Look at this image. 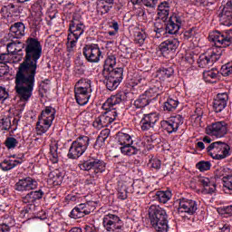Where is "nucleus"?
Returning a JSON list of instances; mask_svg holds the SVG:
<instances>
[{
    "label": "nucleus",
    "mask_w": 232,
    "mask_h": 232,
    "mask_svg": "<svg viewBox=\"0 0 232 232\" xmlns=\"http://www.w3.org/2000/svg\"><path fill=\"white\" fill-rule=\"evenodd\" d=\"M23 48L25 55L14 75V92L22 102H28L34 95L37 63L43 55V44L33 33L26 38Z\"/></svg>",
    "instance_id": "f257e3e1"
},
{
    "label": "nucleus",
    "mask_w": 232,
    "mask_h": 232,
    "mask_svg": "<svg viewBox=\"0 0 232 232\" xmlns=\"http://www.w3.org/2000/svg\"><path fill=\"white\" fill-rule=\"evenodd\" d=\"M208 41L214 43L215 48L209 53H202L198 56V68H209L224 54V48L232 44V31H212L208 34Z\"/></svg>",
    "instance_id": "f03ea898"
},
{
    "label": "nucleus",
    "mask_w": 232,
    "mask_h": 232,
    "mask_svg": "<svg viewBox=\"0 0 232 232\" xmlns=\"http://www.w3.org/2000/svg\"><path fill=\"white\" fill-rule=\"evenodd\" d=\"M37 179L28 176L18 179L14 184V190L24 193V191H29L26 195L22 197V202L28 204L24 208L25 213H30L32 209H35V205L39 200L44 197V187H40Z\"/></svg>",
    "instance_id": "7ed1b4c3"
},
{
    "label": "nucleus",
    "mask_w": 232,
    "mask_h": 232,
    "mask_svg": "<svg viewBox=\"0 0 232 232\" xmlns=\"http://www.w3.org/2000/svg\"><path fill=\"white\" fill-rule=\"evenodd\" d=\"M124 99H126V95L124 94V92H120L108 98L106 102L102 104V108L106 111L94 120V121L92 122L93 128H95L96 130H102V128H108V126H110V124H111L117 119L118 115L117 111H115V108H113V106L121 104V102H122Z\"/></svg>",
    "instance_id": "20e7f679"
},
{
    "label": "nucleus",
    "mask_w": 232,
    "mask_h": 232,
    "mask_svg": "<svg viewBox=\"0 0 232 232\" xmlns=\"http://www.w3.org/2000/svg\"><path fill=\"white\" fill-rule=\"evenodd\" d=\"M164 24H155L154 32L156 38L169 37V35H177L180 28L186 24V16L182 13H172L167 21H163Z\"/></svg>",
    "instance_id": "39448f33"
},
{
    "label": "nucleus",
    "mask_w": 232,
    "mask_h": 232,
    "mask_svg": "<svg viewBox=\"0 0 232 232\" xmlns=\"http://www.w3.org/2000/svg\"><path fill=\"white\" fill-rule=\"evenodd\" d=\"M149 220L150 226L157 232H168V213L160 206L151 205L149 208Z\"/></svg>",
    "instance_id": "423d86ee"
},
{
    "label": "nucleus",
    "mask_w": 232,
    "mask_h": 232,
    "mask_svg": "<svg viewBox=\"0 0 232 232\" xmlns=\"http://www.w3.org/2000/svg\"><path fill=\"white\" fill-rule=\"evenodd\" d=\"M56 113L57 110L53 106H45L44 108L38 115V121L36 122L37 135H44V133L52 128V124H53V121H55Z\"/></svg>",
    "instance_id": "0eeeda50"
},
{
    "label": "nucleus",
    "mask_w": 232,
    "mask_h": 232,
    "mask_svg": "<svg viewBox=\"0 0 232 232\" xmlns=\"http://www.w3.org/2000/svg\"><path fill=\"white\" fill-rule=\"evenodd\" d=\"M90 146V137L80 136L73 140L69 148L67 154L68 159L71 160H77L80 157H82L86 153V150Z\"/></svg>",
    "instance_id": "6e6552de"
},
{
    "label": "nucleus",
    "mask_w": 232,
    "mask_h": 232,
    "mask_svg": "<svg viewBox=\"0 0 232 232\" xmlns=\"http://www.w3.org/2000/svg\"><path fill=\"white\" fill-rule=\"evenodd\" d=\"M231 147H229L227 143L215 141L207 147V153L215 160H223V159H227V157L231 155V153H229Z\"/></svg>",
    "instance_id": "1a4fd4ad"
},
{
    "label": "nucleus",
    "mask_w": 232,
    "mask_h": 232,
    "mask_svg": "<svg viewBox=\"0 0 232 232\" xmlns=\"http://www.w3.org/2000/svg\"><path fill=\"white\" fill-rule=\"evenodd\" d=\"M84 30H86V25H84L82 16L79 14H73L72 21L69 23V34L67 37L79 41L81 35L84 34Z\"/></svg>",
    "instance_id": "9d476101"
},
{
    "label": "nucleus",
    "mask_w": 232,
    "mask_h": 232,
    "mask_svg": "<svg viewBox=\"0 0 232 232\" xmlns=\"http://www.w3.org/2000/svg\"><path fill=\"white\" fill-rule=\"evenodd\" d=\"M79 168L82 171H93L95 175L104 173L106 171V162L102 160L91 157L79 163Z\"/></svg>",
    "instance_id": "9b49d317"
},
{
    "label": "nucleus",
    "mask_w": 232,
    "mask_h": 232,
    "mask_svg": "<svg viewBox=\"0 0 232 232\" xmlns=\"http://www.w3.org/2000/svg\"><path fill=\"white\" fill-rule=\"evenodd\" d=\"M178 213L179 215H180V217H183V218H188V220H189L188 215L191 217L197 214V211H198V202L193 199L180 198L179 199H178Z\"/></svg>",
    "instance_id": "f8f14e48"
},
{
    "label": "nucleus",
    "mask_w": 232,
    "mask_h": 232,
    "mask_svg": "<svg viewBox=\"0 0 232 232\" xmlns=\"http://www.w3.org/2000/svg\"><path fill=\"white\" fill-rule=\"evenodd\" d=\"M118 144H120V150L122 155H127V157H131V155H137L139 153V149L133 146V140L131 136L128 133L119 132L117 135Z\"/></svg>",
    "instance_id": "ddd939ff"
},
{
    "label": "nucleus",
    "mask_w": 232,
    "mask_h": 232,
    "mask_svg": "<svg viewBox=\"0 0 232 232\" xmlns=\"http://www.w3.org/2000/svg\"><path fill=\"white\" fill-rule=\"evenodd\" d=\"M232 75V62H229L221 66L220 72L218 69L212 68L208 71L203 72V79L207 82H211V79L215 81L220 80L223 77H229Z\"/></svg>",
    "instance_id": "4468645a"
},
{
    "label": "nucleus",
    "mask_w": 232,
    "mask_h": 232,
    "mask_svg": "<svg viewBox=\"0 0 232 232\" xmlns=\"http://www.w3.org/2000/svg\"><path fill=\"white\" fill-rule=\"evenodd\" d=\"M82 55L87 63L97 64L102 59V51L97 44H87L82 48Z\"/></svg>",
    "instance_id": "2eb2a0df"
},
{
    "label": "nucleus",
    "mask_w": 232,
    "mask_h": 232,
    "mask_svg": "<svg viewBox=\"0 0 232 232\" xmlns=\"http://www.w3.org/2000/svg\"><path fill=\"white\" fill-rule=\"evenodd\" d=\"M160 128L163 131L171 135L179 131V128L184 124V117L180 114L170 116L160 121Z\"/></svg>",
    "instance_id": "dca6fc26"
},
{
    "label": "nucleus",
    "mask_w": 232,
    "mask_h": 232,
    "mask_svg": "<svg viewBox=\"0 0 232 232\" xmlns=\"http://www.w3.org/2000/svg\"><path fill=\"white\" fill-rule=\"evenodd\" d=\"M103 229L106 232H121L124 224L122 219L115 214H106L102 218Z\"/></svg>",
    "instance_id": "f3484780"
},
{
    "label": "nucleus",
    "mask_w": 232,
    "mask_h": 232,
    "mask_svg": "<svg viewBox=\"0 0 232 232\" xmlns=\"http://www.w3.org/2000/svg\"><path fill=\"white\" fill-rule=\"evenodd\" d=\"M92 211H95V202L88 201L74 207L70 212L69 217L77 220V218H82L86 217V215H90Z\"/></svg>",
    "instance_id": "a211bd4d"
},
{
    "label": "nucleus",
    "mask_w": 232,
    "mask_h": 232,
    "mask_svg": "<svg viewBox=\"0 0 232 232\" xmlns=\"http://www.w3.org/2000/svg\"><path fill=\"white\" fill-rule=\"evenodd\" d=\"M229 125L227 122L221 121H216L206 128L207 135H210L211 137H217L218 139H222V137H226L227 135V130Z\"/></svg>",
    "instance_id": "6ab92c4d"
},
{
    "label": "nucleus",
    "mask_w": 232,
    "mask_h": 232,
    "mask_svg": "<svg viewBox=\"0 0 232 232\" xmlns=\"http://www.w3.org/2000/svg\"><path fill=\"white\" fill-rule=\"evenodd\" d=\"M218 16L223 26H232V0L223 1Z\"/></svg>",
    "instance_id": "aec40b11"
},
{
    "label": "nucleus",
    "mask_w": 232,
    "mask_h": 232,
    "mask_svg": "<svg viewBox=\"0 0 232 232\" xmlns=\"http://www.w3.org/2000/svg\"><path fill=\"white\" fill-rule=\"evenodd\" d=\"M155 77L159 79L160 82H158L161 84L162 82H169L175 77V67L173 65L161 66L156 71Z\"/></svg>",
    "instance_id": "412c9836"
},
{
    "label": "nucleus",
    "mask_w": 232,
    "mask_h": 232,
    "mask_svg": "<svg viewBox=\"0 0 232 232\" xmlns=\"http://www.w3.org/2000/svg\"><path fill=\"white\" fill-rule=\"evenodd\" d=\"M180 44L179 38H169L168 40L162 42L160 46V52L163 57L169 55V53H175Z\"/></svg>",
    "instance_id": "4be33fe9"
},
{
    "label": "nucleus",
    "mask_w": 232,
    "mask_h": 232,
    "mask_svg": "<svg viewBox=\"0 0 232 232\" xmlns=\"http://www.w3.org/2000/svg\"><path fill=\"white\" fill-rule=\"evenodd\" d=\"M159 119H160V116L157 112L143 114L140 121L141 131H150L151 128H155V125L159 122Z\"/></svg>",
    "instance_id": "5701e85b"
},
{
    "label": "nucleus",
    "mask_w": 232,
    "mask_h": 232,
    "mask_svg": "<svg viewBox=\"0 0 232 232\" xmlns=\"http://www.w3.org/2000/svg\"><path fill=\"white\" fill-rule=\"evenodd\" d=\"M227 101H229V95L227 92L218 93L212 102V109L215 113H222L227 106Z\"/></svg>",
    "instance_id": "b1692460"
},
{
    "label": "nucleus",
    "mask_w": 232,
    "mask_h": 232,
    "mask_svg": "<svg viewBox=\"0 0 232 232\" xmlns=\"http://www.w3.org/2000/svg\"><path fill=\"white\" fill-rule=\"evenodd\" d=\"M162 92H164V85L157 82L155 85L150 86L143 94L150 100V102H153V101H157L160 97Z\"/></svg>",
    "instance_id": "393cba45"
},
{
    "label": "nucleus",
    "mask_w": 232,
    "mask_h": 232,
    "mask_svg": "<svg viewBox=\"0 0 232 232\" xmlns=\"http://www.w3.org/2000/svg\"><path fill=\"white\" fill-rule=\"evenodd\" d=\"M74 97L79 106H86L90 102V97H92V92L74 87Z\"/></svg>",
    "instance_id": "a878e982"
},
{
    "label": "nucleus",
    "mask_w": 232,
    "mask_h": 232,
    "mask_svg": "<svg viewBox=\"0 0 232 232\" xmlns=\"http://www.w3.org/2000/svg\"><path fill=\"white\" fill-rule=\"evenodd\" d=\"M198 183L203 187V193L205 195H213L217 191V183L209 179V178H200Z\"/></svg>",
    "instance_id": "bb28decb"
},
{
    "label": "nucleus",
    "mask_w": 232,
    "mask_h": 232,
    "mask_svg": "<svg viewBox=\"0 0 232 232\" xmlns=\"http://www.w3.org/2000/svg\"><path fill=\"white\" fill-rule=\"evenodd\" d=\"M171 9V4L168 1H163L158 5V19L160 21H168L169 19V10Z\"/></svg>",
    "instance_id": "cd10ccee"
},
{
    "label": "nucleus",
    "mask_w": 232,
    "mask_h": 232,
    "mask_svg": "<svg viewBox=\"0 0 232 232\" xmlns=\"http://www.w3.org/2000/svg\"><path fill=\"white\" fill-rule=\"evenodd\" d=\"M171 197H173V193H171L169 188H167L166 190H158L152 193V198L160 204L169 202V200H171Z\"/></svg>",
    "instance_id": "c85d7f7f"
},
{
    "label": "nucleus",
    "mask_w": 232,
    "mask_h": 232,
    "mask_svg": "<svg viewBox=\"0 0 232 232\" xmlns=\"http://www.w3.org/2000/svg\"><path fill=\"white\" fill-rule=\"evenodd\" d=\"M23 164V160H13L9 157L8 160H4L2 163H0V168L3 171H10V169H14V168H17V166H21Z\"/></svg>",
    "instance_id": "c756f323"
},
{
    "label": "nucleus",
    "mask_w": 232,
    "mask_h": 232,
    "mask_svg": "<svg viewBox=\"0 0 232 232\" xmlns=\"http://www.w3.org/2000/svg\"><path fill=\"white\" fill-rule=\"evenodd\" d=\"M10 47V44H7L5 52L3 53L0 51V64H2V68H5V70H9L10 63H12V55L13 53H10V50L8 49Z\"/></svg>",
    "instance_id": "7c9ffc66"
},
{
    "label": "nucleus",
    "mask_w": 232,
    "mask_h": 232,
    "mask_svg": "<svg viewBox=\"0 0 232 232\" xmlns=\"http://www.w3.org/2000/svg\"><path fill=\"white\" fill-rule=\"evenodd\" d=\"M179 104V98L169 97L163 103V111H175Z\"/></svg>",
    "instance_id": "2f4dec72"
},
{
    "label": "nucleus",
    "mask_w": 232,
    "mask_h": 232,
    "mask_svg": "<svg viewBox=\"0 0 232 232\" xmlns=\"http://www.w3.org/2000/svg\"><path fill=\"white\" fill-rule=\"evenodd\" d=\"M107 76L114 79V81H118L120 83L122 82L124 79V69L122 67H117L114 69H111V71H107Z\"/></svg>",
    "instance_id": "473e14b6"
},
{
    "label": "nucleus",
    "mask_w": 232,
    "mask_h": 232,
    "mask_svg": "<svg viewBox=\"0 0 232 232\" xmlns=\"http://www.w3.org/2000/svg\"><path fill=\"white\" fill-rule=\"evenodd\" d=\"M24 24H23L22 22H16L10 26V32L11 34H14L16 39H19L20 37H23V35H24Z\"/></svg>",
    "instance_id": "72a5a7b5"
},
{
    "label": "nucleus",
    "mask_w": 232,
    "mask_h": 232,
    "mask_svg": "<svg viewBox=\"0 0 232 232\" xmlns=\"http://www.w3.org/2000/svg\"><path fill=\"white\" fill-rule=\"evenodd\" d=\"M115 5V0H100L98 4V8L101 11V14L104 15V14H108L113 5Z\"/></svg>",
    "instance_id": "f704fd0d"
},
{
    "label": "nucleus",
    "mask_w": 232,
    "mask_h": 232,
    "mask_svg": "<svg viewBox=\"0 0 232 232\" xmlns=\"http://www.w3.org/2000/svg\"><path fill=\"white\" fill-rule=\"evenodd\" d=\"M116 64H117V57L115 56V54L108 55L104 61L103 73H106V72H110L111 70H113Z\"/></svg>",
    "instance_id": "c9c22d12"
},
{
    "label": "nucleus",
    "mask_w": 232,
    "mask_h": 232,
    "mask_svg": "<svg viewBox=\"0 0 232 232\" xmlns=\"http://www.w3.org/2000/svg\"><path fill=\"white\" fill-rule=\"evenodd\" d=\"M50 179H52L54 186H61L64 179V173L60 169H55L49 174Z\"/></svg>",
    "instance_id": "e433bc0d"
},
{
    "label": "nucleus",
    "mask_w": 232,
    "mask_h": 232,
    "mask_svg": "<svg viewBox=\"0 0 232 232\" xmlns=\"http://www.w3.org/2000/svg\"><path fill=\"white\" fill-rule=\"evenodd\" d=\"M151 100L149 99L144 93L140 94L137 100L134 101V106L137 109L146 108V106H150Z\"/></svg>",
    "instance_id": "4c0bfd02"
},
{
    "label": "nucleus",
    "mask_w": 232,
    "mask_h": 232,
    "mask_svg": "<svg viewBox=\"0 0 232 232\" xmlns=\"http://www.w3.org/2000/svg\"><path fill=\"white\" fill-rule=\"evenodd\" d=\"M74 88H78L80 90H83L85 92H93V90H92V80L90 79H81L79 80Z\"/></svg>",
    "instance_id": "58836bf2"
},
{
    "label": "nucleus",
    "mask_w": 232,
    "mask_h": 232,
    "mask_svg": "<svg viewBox=\"0 0 232 232\" xmlns=\"http://www.w3.org/2000/svg\"><path fill=\"white\" fill-rule=\"evenodd\" d=\"M17 13V5L14 4H8L6 5L2 6L0 9L1 15L8 16L10 14H16Z\"/></svg>",
    "instance_id": "ea45409f"
},
{
    "label": "nucleus",
    "mask_w": 232,
    "mask_h": 232,
    "mask_svg": "<svg viewBox=\"0 0 232 232\" xmlns=\"http://www.w3.org/2000/svg\"><path fill=\"white\" fill-rule=\"evenodd\" d=\"M104 83H105L107 90H109L110 92H114V90H117V88H119L121 82H118L117 80H115L110 76H107L105 78Z\"/></svg>",
    "instance_id": "a19ab883"
},
{
    "label": "nucleus",
    "mask_w": 232,
    "mask_h": 232,
    "mask_svg": "<svg viewBox=\"0 0 232 232\" xmlns=\"http://www.w3.org/2000/svg\"><path fill=\"white\" fill-rule=\"evenodd\" d=\"M57 150H59L57 145L50 146L49 159L53 164H57V162H59V153L57 152Z\"/></svg>",
    "instance_id": "79ce46f5"
},
{
    "label": "nucleus",
    "mask_w": 232,
    "mask_h": 232,
    "mask_svg": "<svg viewBox=\"0 0 232 232\" xmlns=\"http://www.w3.org/2000/svg\"><path fill=\"white\" fill-rule=\"evenodd\" d=\"M132 5H144L147 8H155L159 3V0H130Z\"/></svg>",
    "instance_id": "37998d69"
},
{
    "label": "nucleus",
    "mask_w": 232,
    "mask_h": 232,
    "mask_svg": "<svg viewBox=\"0 0 232 232\" xmlns=\"http://www.w3.org/2000/svg\"><path fill=\"white\" fill-rule=\"evenodd\" d=\"M4 144L7 150H15L17 144H19V140L14 137H7Z\"/></svg>",
    "instance_id": "c03bdc74"
},
{
    "label": "nucleus",
    "mask_w": 232,
    "mask_h": 232,
    "mask_svg": "<svg viewBox=\"0 0 232 232\" xmlns=\"http://www.w3.org/2000/svg\"><path fill=\"white\" fill-rule=\"evenodd\" d=\"M228 171V168L221 167L215 171V177L216 179H222L223 177V182H225L226 177H231V175L227 174Z\"/></svg>",
    "instance_id": "a18cd8bd"
},
{
    "label": "nucleus",
    "mask_w": 232,
    "mask_h": 232,
    "mask_svg": "<svg viewBox=\"0 0 232 232\" xmlns=\"http://www.w3.org/2000/svg\"><path fill=\"white\" fill-rule=\"evenodd\" d=\"M150 160H149V166L150 168H152V169H156L159 171L160 169V167L162 166V161L160 160L155 158L154 156H149Z\"/></svg>",
    "instance_id": "49530a36"
},
{
    "label": "nucleus",
    "mask_w": 232,
    "mask_h": 232,
    "mask_svg": "<svg viewBox=\"0 0 232 232\" xmlns=\"http://www.w3.org/2000/svg\"><path fill=\"white\" fill-rule=\"evenodd\" d=\"M196 168L201 172L209 171L211 169V162L201 160L196 164Z\"/></svg>",
    "instance_id": "de8ad7c7"
},
{
    "label": "nucleus",
    "mask_w": 232,
    "mask_h": 232,
    "mask_svg": "<svg viewBox=\"0 0 232 232\" xmlns=\"http://www.w3.org/2000/svg\"><path fill=\"white\" fill-rule=\"evenodd\" d=\"M67 52H68V55H73V48H75L76 44H77V41L73 38H69L67 37Z\"/></svg>",
    "instance_id": "09e8293b"
},
{
    "label": "nucleus",
    "mask_w": 232,
    "mask_h": 232,
    "mask_svg": "<svg viewBox=\"0 0 232 232\" xmlns=\"http://www.w3.org/2000/svg\"><path fill=\"white\" fill-rule=\"evenodd\" d=\"M10 128H12V121L10 118L2 119L0 121V129L4 130L5 131H8Z\"/></svg>",
    "instance_id": "8fccbe9b"
},
{
    "label": "nucleus",
    "mask_w": 232,
    "mask_h": 232,
    "mask_svg": "<svg viewBox=\"0 0 232 232\" xmlns=\"http://www.w3.org/2000/svg\"><path fill=\"white\" fill-rule=\"evenodd\" d=\"M203 115L204 110H202L200 107H197L192 117H195L196 122H200V121H202Z\"/></svg>",
    "instance_id": "3c124183"
},
{
    "label": "nucleus",
    "mask_w": 232,
    "mask_h": 232,
    "mask_svg": "<svg viewBox=\"0 0 232 232\" xmlns=\"http://www.w3.org/2000/svg\"><path fill=\"white\" fill-rule=\"evenodd\" d=\"M9 96L10 94L6 91V88L0 86V102H5Z\"/></svg>",
    "instance_id": "603ef678"
},
{
    "label": "nucleus",
    "mask_w": 232,
    "mask_h": 232,
    "mask_svg": "<svg viewBox=\"0 0 232 232\" xmlns=\"http://www.w3.org/2000/svg\"><path fill=\"white\" fill-rule=\"evenodd\" d=\"M195 35V28H190L183 33L184 41H189Z\"/></svg>",
    "instance_id": "864d4df0"
},
{
    "label": "nucleus",
    "mask_w": 232,
    "mask_h": 232,
    "mask_svg": "<svg viewBox=\"0 0 232 232\" xmlns=\"http://www.w3.org/2000/svg\"><path fill=\"white\" fill-rule=\"evenodd\" d=\"M135 41L139 44H144V41H146V34L139 32L136 35Z\"/></svg>",
    "instance_id": "5fc2aeb1"
},
{
    "label": "nucleus",
    "mask_w": 232,
    "mask_h": 232,
    "mask_svg": "<svg viewBox=\"0 0 232 232\" xmlns=\"http://www.w3.org/2000/svg\"><path fill=\"white\" fill-rule=\"evenodd\" d=\"M65 200L68 204H74V202L79 200V197L76 195L69 194L65 197Z\"/></svg>",
    "instance_id": "6e6d98bb"
},
{
    "label": "nucleus",
    "mask_w": 232,
    "mask_h": 232,
    "mask_svg": "<svg viewBox=\"0 0 232 232\" xmlns=\"http://www.w3.org/2000/svg\"><path fill=\"white\" fill-rule=\"evenodd\" d=\"M118 198L120 200H126L128 198V190L127 189H120L118 191Z\"/></svg>",
    "instance_id": "4d7b16f0"
},
{
    "label": "nucleus",
    "mask_w": 232,
    "mask_h": 232,
    "mask_svg": "<svg viewBox=\"0 0 232 232\" xmlns=\"http://www.w3.org/2000/svg\"><path fill=\"white\" fill-rule=\"evenodd\" d=\"M95 146L97 148H103V146H106V140L101 138V136H98L96 139Z\"/></svg>",
    "instance_id": "13d9d810"
},
{
    "label": "nucleus",
    "mask_w": 232,
    "mask_h": 232,
    "mask_svg": "<svg viewBox=\"0 0 232 232\" xmlns=\"http://www.w3.org/2000/svg\"><path fill=\"white\" fill-rule=\"evenodd\" d=\"M110 133H111L110 129H104L100 132L98 137L106 140L108 139V137H110Z\"/></svg>",
    "instance_id": "bf43d9fd"
},
{
    "label": "nucleus",
    "mask_w": 232,
    "mask_h": 232,
    "mask_svg": "<svg viewBox=\"0 0 232 232\" xmlns=\"http://www.w3.org/2000/svg\"><path fill=\"white\" fill-rule=\"evenodd\" d=\"M83 229L85 232H97V227L93 224L85 225Z\"/></svg>",
    "instance_id": "052dcab7"
},
{
    "label": "nucleus",
    "mask_w": 232,
    "mask_h": 232,
    "mask_svg": "<svg viewBox=\"0 0 232 232\" xmlns=\"http://www.w3.org/2000/svg\"><path fill=\"white\" fill-rule=\"evenodd\" d=\"M13 225L2 223L0 224V232H10V227H12Z\"/></svg>",
    "instance_id": "680f3d73"
},
{
    "label": "nucleus",
    "mask_w": 232,
    "mask_h": 232,
    "mask_svg": "<svg viewBox=\"0 0 232 232\" xmlns=\"http://www.w3.org/2000/svg\"><path fill=\"white\" fill-rule=\"evenodd\" d=\"M185 59L188 64H193V63H195V55L193 53H188Z\"/></svg>",
    "instance_id": "e2e57ef3"
},
{
    "label": "nucleus",
    "mask_w": 232,
    "mask_h": 232,
    "mask_svg": "<svg viewBox=\"0 0 232 232\" xmlns=\"http://www.w3.org/2000/svg\"><path fill=\"white\" fill-rule=\"evenodd\" d=\"M37 218H39L40 220H46L47 216H46V212L44 210H40L37 215H36Z\"/></svg>",
    "instance_id": "0e129e2a"
},
{
    "label": "nucleus",
    "mask_w": 232,
    "mask_h": 232,
    "mask_svg": "<svg viewBox=\"0 0 232 232\" xmlns=\"http://www.w3.org/2000/svg\"><path fill=\"white\" fill-rule=\"evenodd\" d=\"M136 14L138 15V17H143L144 19V17H146V11L140 7L136 10Z\"/></svg>",
    "instance_id": "69168bd1"
},
{
    "label": "nucleus",
    "mask_w": 232,
    "mask_h": 232,
    "mask_svg": "<svg viewBox=\"0 0 232 232\" xmlns=\"http://www.w3.org/2000/svg\"><path fill=\"white\" fill-rule=\"evenodd\" d=\"M10 159H14V160H19V159H21L23 164V162H24V154H14L10 156Z\"/></svg>",
    "instance_id": "338daca9"
},
{
    "label": "nucleus",
    "mask_w": 232,
    "mask_h": 232,
    "mask_svg": "<svg viewBox=\"0 0 232 232\" xmlns=\"http://www.w3.org/2000/svg\"><path fill=\"white\" fill-rule=\"evenodd\" d=\"M68 232H82V228H81V227H72Z\"/></svg>",
    "instance_id": "774afa93"
}]
</instances>
